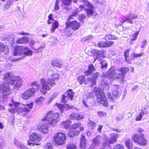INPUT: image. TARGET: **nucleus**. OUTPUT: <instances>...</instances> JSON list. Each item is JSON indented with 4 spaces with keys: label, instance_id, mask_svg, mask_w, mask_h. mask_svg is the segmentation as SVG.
<instances>
[{
    "label": "nucleus",
    "instance_id": "nucleus-1",
    "mask_svg": "<svg viewBox=\"0 0 149 149\" xmlns=\"http://www.w3.org/2000/svg\"><path fill=\"white\" fill-rule=\"evenodd\" d=\"M4 78L7 84L1 85L0 90L1 93L5 95L7 94V92L11 91L12 87L17 90L20 87L23 82L22 78L19 76L15 77L12 73L5 74Z\"/></svg>",
    "mask_w": 149,
    "mask_h": 149
},
{
    "label": "nucleus",
    "instance_id": "nucleus-2",
    "mask_svg": "<svg viewBox=\"0 0 149 149\" xmlns=\"http://www.w3.org/2000/svg\"><path fill=\"white\" fill-rule=\"evenodd\" d=\"M129 71L128 68H122L116 70L113 68H110L107 72H104L103 75L104 77L111 79H119L121 80V83H123L124 75Z\"/></svg>",
    "mask_w": 149,
    "mask_h": 149
},
{
    "label": "nucleus",
    "instance_id": "nucleus-3",
    "mask_svg": "<svg viewBox=\"0 0 149 149\" xmlns=\"http://www.w3.org/2000/svg\"><path fill=\"white\" fill-rule=\"evenodd\" d=\"M103 90L97 87H95L94 88V91L88 93L86 94V98L89 99L93 98L95 95L97 97V101L102 104L104 106H107V101L106 100L104 93Z\"/></svg>",
    "mask_w": 149,
    "mask_h": 149
},
{
    "label": "nucleus",
    "instance_id": "nucleus-4",
    "mask_svg": "<svg viewBox=\"0 0 149 149\" xmlns=\"http://www.w3.org/2000/svg\"><path fill=\"white\" fill-rule=\"evenodd\" d=\"M30 85L32 87L26 90L22 95V97L24 100H27L34 97L36 93V90L37 91L40 89V85L36 81L32 82Z\"/></svg>",
    "mask_w": 149,
    "mask_h": 149
},
{
    "label": "nucleus",
    "instance_id": "nucleus-5",
    "mask_svg": "<svg viewBox=\"0 0 149 149\" xmlns=\"http://www.w3.org/2000/svg\"><path fill=\"white\" fill-rule=\"evenodd\" d=\"M12 104L10 103L9 105L10 106L14 105V107L11 109H8V111L11 113H13L15 111H17L18 112H29L30 111V109H32L33 108V103H31L29 104H26V106L27 107H17L19 106V103L15 102L12 100Z\"/></svg>",
    "mask_w": 149,
    "mask_h": 149
},
{
    "label": "nucleus",
    "instance_id": "nucleus-6",
    "mask_svg": "<svg viewBox=\"0 0 149 149\" xmlns=\"http://www.w3.org/2000/svg\"><path fill=\"white\" fill-rule=\"evenodd\" d=\"M45 120L47 123L51 127H54L56 123L60 119L59 114L56 113H54L52 111L48 112L46 115Z\"/></svg>",
    "mask_w": 149,
    "mask_h": 149
},
{
    "label": "nucleus",
    "instance_id": "nucleus-7",
    "mask_svg": "<svg viewBox=\"0 0 149 149\" xmlns=\"http://www.w3.org/2000/svg\"><path fill=\"white\" fill-rule=\"evenodd\" d=\"M55 69L50 68L48 72V74L50 76L47 79V83L51 86H54L55 84V81L58 80L59 78V75L57 73L54 72Z\"/></svg>",
    "mask_w": 149,
    "mask_h": 149
},
{
    "label": "nucleus",
    "instance_id": "nucleus-8",
    "mask_svg": "<svg viewBox=\"0 0 149 149\" xmlns=\"http://www.w3.org/2000/svg\"><path fill=\"white\" fill-rule=\"evenodd\" d=\"M55 143L58 146L62 145L66 141V136L63 132H59L56 133L53 137Z\"/></svg>",
    "mask_w": 149,
    "mask_h": 149
},
{
    "label": "nucleus",
    "instance_id": "nucleus-9",
    "mask_svg": "<svg viewBox=\"0 0 149 149\" xmlns=\"http://www.w3.org/2000/svg\"><path fill=\"white\" fill-rule=\"evenodd\" d=\"M42 139V137L40 135L37 133L33 132L31 133L29 136V139L30 141L33 143H29V145L31 146V144H34L37 145H39L40 142Z\"/></svg>",
    "mask_w": 149,
    "mask_h": 149
},
{
    "label": "nucleus",
    "instance_id": "nucleus-10",
    "mask_svg": "<svg viewBox=\"0 0 149 149\" xmlns=\"http://www.w3.org/2000/svg\"><path fill=\"white\" fill-rule=\"evenodd\" d=\"M132 139L134 142L141 146H146L147 144V141L145 139L144 135L143 134H135L133 136Z\"/></svg>",
    "mask_w": 149,
    "mask_h": 149
},
{
    "label": "nucleus",
    "instance_id": "nucleus-11",
    "mask_svg": "<svg viewBox=\"0 0 149 149\" xmlns=\"http://www.w3.org/2000/svg\"><path fill=\"white\" fill-rule=\"evenodd\" d=\"M40 83L42 87L40 91L43 94H45L47 91H49L51 89V88L49 86L45 79L41 78L40 81Z\"/></svg>",
    "mask_w": 149,
    "mask_h": 149
},
{
    "label": "nucleus",
    "instance_id": "nucleus-12",
    "mask_svg": "<svg viewBox=\"0 0 149 149\" xmlns=\"http://www.w3.org/2000/svg\"><path fill=\"white\" fill-rule=\"evenodd\" d=\"M89 5H86L88 8L86 9L85 8L84 5H82L79 6V8L81 9V11L85 10L87 13V15L88 17H91L94 13V9L93 6L91 5L88 2Z\"/></svg>",
    "mask_w": 149,
    "mask_h": 149
},
{
    "label": "nucleus",
    "instance_id": "nucleus-13",
    "mask_svg": "<svg viewBox=\"0 0 149 149\" xmlns=\"http://www.w3.org/2000/svg\"><path fill=\"white\" fill-rule=\"evenodd\" d=\"M47 122L42 123L37 126L38 129L42 133L46 134L48 133L49 129L48 124Z\"/></svg>",
    "mask_w": 149,
    "mask_h": 149
},
{
    "label": "nucleus",
    "instance_id": "nucleus-14",
    "mask_svg": "<svg viewBox=\"0 0 149 149\" xmlns=\"http://www.w3.org/2000/svg\"><path fill=\"white\" fill-rule=\"evenodd\" d=\"M65 25L66 28L70 27L72 29L76 30L79 29L80 26V24L76 21H74L72 22L68 21L66 22Z\"/></svg>",
    "mask_w": 149,
    "mask_h": 149
},
{
    "label": "nucleus",
    "instance_id": "nucleus-15",
    "mask_svg": "<svg viewBox=\"0 0 149 149\" xmlns=\"http://www.w3.org/2000/svg\"><path fill=\"white\" fill-rule=\"evenodd\" d=\"M99 76V73L97 72H96L95 74H93L91 77L88 78L87 79V81H89L92 86L95 85L97 79Z\"/></svg>",
    "mask_w": 149,
    "mask_h": 149
},
{
    "label": "nucleus",
    "instance_id": "nucleus-16",
    "mask_svg": "<svg viewBox=\"0 0 149 149\" xmlns=\"http://www.w3.org/2000/svg\"><path fill=\"white\" fill-rule=\"evenodd\" d=\"M24 47L15 46L14 47L13 54L14 56L23 54Z\"/></svg>",
    "mask_w": 149,
    "mask_h": 149
},
{
    "label": "nucleus",
    "instance_id": "nucleus-17",
    "mask_svg": "<svg viewBox=\"0 0 149 149\" xmlns=\"http://www.w3.org/2000/svg\"><path fill=\"white\" fill-rule=\"evenodd\" d=\"M102 138L100 135H97L93 140V144L94 146H99L101 143Z\"/></svg>",
    "mask_w": 149,
    "mask_h": 149
},
{
    "label": "nucleus",
    "instance_id": "nucleus-18",
    "mask_svg": "<svg viewBox=\"0 0 149 149\" xmlns=\"http://www.w3.org/2000/svg\"><path fill=\"white\" fill-rule=\"evenodd\" d=\"M95 70V69L93 65L92 64H90L88 66V70L84 72L85 74L87 76H89Z\"/></svg>",
    "mask_w": 149,
    "mask_h": 149
},
{
    "label": "nucleus",
    "instance_id": "nucleus-19",
    "mask_svg": "<svg viewBox=\"0 0 149 149\" xmlns=\"http://www.w3.org/2000/svg\"><path fill=\"white\" fill-rule=\"evenodd\" d=\"M9 52L8 46L6 45H3L0 43V54L4 53L7 54Z\"/></svg>",
    "mask_w": 149,
    "mask_h": 149
},
{
    "label": "nucleus",
    "instance_id": "nucleus-20",
    "mask_svg": "<svg viewBox=\"0 0 149 149\" xmlns=\"http://www.w3.org/2000/svg\"><path fill=\"white\" fill-rule=\"evenodd\" d=\"M70 118L72 119H74L79 120L81 119H83L84 118V116L79 113H72L70 116Z\"/></svg>",
    "mask_w": 149,
    "mask_h": 149
},
{
    "label": "nucleus",
    "instance_id": "nucleus-21",
    "mask_svg": "<svg viewBox=\"0 0 149 149\" xmlns=\"http://www.w3.org/2000/svg\"><path fill=\"white\" fill-rule=\"evenodd\" d=\"M55 105L57 106L59 109L60 111L63 112L64 111L65 107H66L67 109H70L71 108V106L69 105L68 104H66L65 105H62L61 104H59L57 103H56Z\"/></svg>",
    "mask_w": 149,
    "mask_h": 149
},
{
    "label": "nucleus",
    "instance_id": "nucleus-22",
    "mask_svg": "<svg viewBox=\"0 0 149 149\" xmlns=\"http://www.w3.org/2000/svg\"><path fill=\"white\" fill-rule=\"evenodd\" d=\"M111 138L109 139V141L110 144H113L116 141L118 137L117 133H112L111 134Z\"/></svg>",
    "mask_w": 149,
    "mask_h": 149
},
{
    "label": "nucleus",
    "instance_id": "nucleus-23",
    "mask_svg": "<svg viewBox=\"0 0 149 149\" xmlns=\"http://www.w3.org/2000/svg\"><path fill=\"white\" fill-rule=\"evenodd\" d=\"M86 146V144L85 136L82 135L80 139V147L82 148H85Z\"/></svg>",
    "mask_w": 149,
    "mask_h": 149
},
{
    "label": "nucleus",
    "instance_id": "nucleus-24",
    "mask_svg": "<svg viewBox=\"0 0 149 149\" xmlns=\"http://www.w3.org/2000/svg\"><path fill=\"white\" fill-rule=\"evenodd\" d=\"M137 17V15L134 14H131L126 17L125 18V20H126V21L127 22H129L131 24H133V23L132 21V19L136 18Z\"/></svg>",
    "mask_w": 149,
    "mask_h": 149
},
{
    "label": "nucleus",
    "instance_id": "nucleus-25",
    "mask_svg": "<svg viewBox=\"0 0 149 149\" xmlns=\"http://www.w3.org/2000/svg\"><path fill=\"white\" fill-rule=\"evenodd\" d=\"M94 54L96 57V59L98 58L99 60L102 59L103 56V54L102 51L95 50L94 52Z\"/></svg>",
    "mask_w": 149,
    "mask_h": 149
},
{
    "label": "nucleus",
    "instance_id": "nucleus-26",
    "mask_svg": "<svg viewBox=\"0 0 149 149\" xmlns=\"http://www.w3.org/2000/svg\"><path fill=\"white\" fill-rule=\"evenodd\" d=\"M29 41V38L26 36L23 37L18 39L17 41V43H26Z\"/></svg>",
    "mask_w": 149,
    "mask_h": 149
},
{
    "label": "nucleus",
    "instance_id": "nucleus-27",
    "mask_svg": "<svg viewBox=\"0 0 149 149\" xmlns=\"http://www.w3.org/2000/svg\"><path fill=\"white\" fill-rule=\"evenodd\" d=\"M104 39L105 40H116L118 39V38L113 35L108 34L104 37Z\"/></svg>",
    "mask_w": 149,
    "mask_h": 149
},
{
    "label": "nucleus",
    "instance_id": "nucleus-28",
    "mask_svg": "<svg viewBox=\"0 0 149 149\" xmlns=\"http://www.w3.org/2000/svg\"><path fill=\"white\" fill-rule=\"evenodd\" d=\"M59 23L58 21L57 20H55L52 24V28L51 31L52 32H54L55 29L57 28L59 26Z\"/></svg>",
    "mask_w": 149,
    "mask_h": 149
},
{
    "label": "nucleus",
    "instance_id": "nucleus-29",
    "mask_svg": "<svg viewBox=\"0 0 149 149\" xmlns=\"http://www.w3.org/2000/svg\"><path fill=\"white\" fill-rule=\"evenodd\" d=\"M23 54L25 56H31L32 54V52L27 47H24Z\"/></svg>",
    "mask_w": 149,
    "mask_h": 149
},
{
    "label": "nucleus",
    "instance_id": "nucleus-30",
    "mask_svg": "<svg viewBox=\"0 0 149 149\" xmlns=\"http://www.w3.org/2000/svg\"><path fill=\"white\" fill-rule=\"evenodd\" d=\"M79 133V132L78 131L70 130L68 133V135L69 137H73L75 136H77Z\"/></svg>",
    "mask_w": 149,
    "mask_h": 149
},
{
    "label": "nucleus",
    "instance_id": "nucleus-31",
    "mask_svg": "<svg viewBox=\"0 0 149 149\" xmlns=\"http://www.w3.org/2000/svg\"><path fill=\"white\" fill-rule=\"evenodd\" d=\"M72 89H70L68 91L65 93V95H67L68 97V98L70 100H72L74 95V93L73 92Z\"/></svg>",
    "mask_w": 149,
    "mask_h": 149
},
{
    "label": "nucleus",
    "instance_id": "nucleus-32",
    "mask_svg": "<svg viewBox=\"0 0 149 149\" xmlns=\"http://www.w3.org/2000/svg\"><path fill=\"white\" fill-rule=\"evenodd\" d=\"M70 125V121L69 120H67L63 122L61 124L60 126L61 127L64 129H67Z\"/></svg>",
    "mask_w": 149,
    "mask_h": 149
},
{
    "label": "nucleus",
    "instance_id": "nucleus-33",
    "mask_svg": "<svg viewBox=\"0 0 149 149\" xmlns=\"http://www.w3.org/2000/svg\"><path fill=\"white\" fill-rule=\"evenodd\" d=\"M100 85L103 88H105L106 89H108L109 88L108 83L105 80H102L100 83Z\"/></svg>",
    "mask_w": 149,
    "mask_h": 149
},
{
    "label": "nucleus",
    "instance_id": "nucleus-34",
    "mask_svg": "<svg viewBox=\"0 0 149 149\" xmlns=\"http://www.w3.org/2000/svg\"><path fill=\"white\" fill-rule=\"evenodd\" d=\"M77 80L80 84H82L85 83L86 79L84 76L81 75L77 78Z\"/></svg>",
    "mask_w": 149,
    "mask_h": 149
},
{
    "label": "nucleus",
    "instance_id": "nucleus-35",
    "mask_svg": "<svg viewBox=\"0 0 149 149\" xmlns=\"http://www.w3.org/2000/svg\"><path fill=\"white\" fill-rule=\"evenodd\" d=\"M144 55V52H143L140 53L138 54L135 52H133L131 54V56L132 57L134 58H137L142 56Z\"/></svg>",
    "mask_w": 149,
    "mask_h": 149
},
{
    "label": "nucleus",
    "instance_id": "nucleus-36",
    "mask_svg": "<svg viewBox=\"0 0 149 149\" xmlns=\"http://www.w3.org/2000/svg\"><path fill=\"white\" fill-rule=\"evenodd\" d=\"M67 149H77V146L75 143L70 142L67 145Z\"/></svg>",
    "mask_w": 149,
    "mask_h": 149
},
{
    "label": "nucleus",
    "instance_id": "nucleus-37",
    "mask_svg": "<svg viewBox=\"0 0 149 149\" xmlns=\"http://www.w3.org/2000/svg\"><path fill=\"white\" fill-rule=\"evenodd\" d=\"M44 99L45 98L44 97L41 96L37 98L35 100V102L36 103L38 104H42L43 102Z\"/></svg>",
    "mask_w": 149,
    "mask_h": 149
},
{
    "label": "nucleus",
    "instance_id": "nucleus-38",
    "mask_svg": "<svg viewBox=\"0 0 149 149\" xmlns=\"http://www.w3.org/2000/svg\"><path fill=\"white\" fill-rule=\"evenodd\" d=\"M139 31H137L132 35V38L130 40V41L131 42L130 44L131 45H132V41H134L136 40L137 37L139 34Z\"/></svg>",
    "mask_w": 149,
    "mask_h": 149
},
{
    "label": "nucleus",
    "instance_id": "nucleus-39",
    "mask_svg": "<svg viewBox=\"0 0 149 149\" xmlns=\"http://www.w3.org/2000/svg\"><path fill=\"white\" fill-rule=\"evenodd\" d=\"M51 63L52 65L53 66H55L59 68H61V65L58 63L56 60H52L51 61Z\"/></svg>",
    "mask_w": 149,
    "mask_h": 149
},
{
    "label": "nucleus",
    "instance_id": "nucleus-40",
    "mask_svg": "<svg viewBox=\"0 0 149 149\" xmlns=\"http://www.w3.org/2000/svg\"><path fill=\"white\" fill-rule=\"evenodd\" d=\"M13 0H7V2L4 6L5 9H8L9 8L10 6L13 3Z\"/></svg>",
    "mask_w": 149,
    "mask_h": 149
},
{
    "label": "nucleus",
    "instance_id": "nucleus-41",
    "mask_svg": "<svg viewBox=\"0 0 149 149\" xmlns=\"http://www.w3.org/2000/svg\"><path fill=\"white\" fill-rule=\"evenodd\" d=\"M145 114L143 112L141 111V113L136 116L135 120L136 121H139L141 120Z\"/></svg>",
    "mask_w": 149,
    "mask_h": 149
},
{
    "label": "nucleus",
    "instance_id": "nucleus-42",
    "mask_svg": "<svg viewBox=\"0 0 149 149\" xmlns=\"http://www.w3.org/2000/svg\"><path fill=\"white\" fill-rule=\"evenodd\" d=\"M101 68L103 70L106 69L107 66V63L106 61L103 60L101 62Z\"/></svg>",
    "mask_w": 149,
    "mask_h": 149
},
{
    "label": "nucleus",
    "instance_id": "nucleus-43",
    "mask_svg": "<svg viewBox=\"0 0 149 149\" xmlns=\"http://www.w3.org/2000/svg\"><path fill=\"white\" fill-rule=\"evenodd\" d=\"M96 123L93 121L89 120L88 124V126L91 129H93V128L95 127Z\"/></svg>",
    "mask_w": 149,
    "mask_h": 149
},
{
    "label": "nucleus",
    "instance_id": "nucleus-44",
    "mask_svg": "<svg viewBox=\"0 0 149 149\" xmlns=\"http://www.w3.org/2000/svg\"><path fill=\"white\" fill-rule=\"evenodd\" d=\"M125 144L128 149H131L132 148V145L131 143L130 139H127L125 141Z\"/></svg>",
    "mask_w": 149,
    "mask_h": 149
},
{
    "label": "nucleus",
    "instance_id": "nucleus-45",
    "mask_svg": "<svg viewBox=\"0 0 149 149\" xmlns=\"http://www.w3.org/2000/svg\"><path fill=\"white\" fill-rule=\"evenodd\" d=\"M62 3L65 6L70 5L72 1V0H60Z\"/></svg>",
    "mask_w": 149,
    "mask_h": 149
},
{
    "label": "nucleus",
    "instance_id": "nucleus-46",
    "mask_svg": "<svg viewBox=\"0 0 149 149\" xmlns=\"http://www.w3.org/2000/svg\"><path fill=\"white\" fill-rule=\"evenodd\" d=\"M125 21H126L125 19H123L121 20H118L115 21L116 24L118 26H121Z\"/></svg>",
    "mask_w": 149,
    "mask_h": 149
},
{
    "label": "nucleus",
    "instance_id": "nucleus-47",
    "mask_svg": "<svg viewBox=\"0 0 149 149\" xmlns=\"http://www.w3.org/2000/svg\"><path fill=\"white\" fill-rule=\"evenodd\" d=\"M149 108V105H146L144 106L141 109V111L143 112L145 114H147L148 110Z\"/></svg>",
    "mask_w": 149,
    "mask_h": 149
},
{
    "label": "nucleus",
    "instance_id": "nucleus-48",
    "mask_svg": "<svg viewBox=\"0 0 149 149\" xmlns=\"http://www.w3.org/2000/svg\"><path fill=\"white\" fill-rule=\"evenodd\" d=\"M97 45L99 47H106V42L101 41L98 43Z\"/></svg>",
    "mask_w": 149,
    "mask_h": 149
},
{
    "label": "nucleus",
    "instance_id": "nucleus-49",
    "mask_svg": "<svg viewBox=\"0 0 149 149\" xmlns=\"http://www.w3.org/2000/svg\"><path fill=\"white\" fill-rule=\"evenodd\" d=\"M14 143L16 147L19 148L20 147L21 145H22V144L19 142L18 140L15 139L14 140Z\"/></svg>",
    "mask_w": 149,
    "mask_h": 149
},
{
    "label": "nucleus",
    "instance_id": "nucleus-50",
    "mask_svg": "<svg viewBox=\"0 0 149 149\" xmlns=\"http://www.w3.org/2000/svg\"><path fill=\"white\" fill-rule=\"evenodd\" d=\"M45 48V46L43 45L41 47L39 48L38 49H35V52L38 53V52H42L43 49Z\"/></svg>",
    "mask_w": 149,
    "mask_h": 149
},
{
    "label": "nucleus",
    "instance_id": "nucleus-51",
    "mask_svg": "<svg viewBox=\"0 0 149 149\" xmlns=\"http://www.w3.org/2000/svg\"><path fill=\"white\" fill-rule=\"evenodd\" d=\"M60 3V0H56V2L55 3V5L54 6V9L57 10L59 9V6L58 5Z\"/></svg>",
    "mask_w": 149,
    "mask_h": 149
},
{
    "label": "nucleus",
    "instance_id": "nucleus-52",
    "mask_svg": "<svg viewBox=\"0 0 149 149\" xmlns=\"http://www.w3.org/2000/svg\"><path fill=\"white\" fill-rule=\"evenodd\" d=\"M114 149H124V147L122 144H118L114 146Z\"/></svg>",
    "mask_w": 149,
    "mask_h": 149
},
{
    "label": "nucleus",
    "instance_id": "nucleus-53",
    "mask_svg": "<svg viewBox=\"0 0 149 149\" xmlns=\"http://www.w3.org/2000/svg\"><path fill=\"white\" fill-rule=\"evenodd\" d=\"M106 47H109L114 44V42L113 41L106 42Z\"/></svg>",
    "mask_w": 149,
    "mask_h": 149
},
{
    "label": "nucleus",
    "instance_id": "nucleus-54",
    "mask_svg": "<svg viewBox=\"0 0 149 149\" xmlns=\"http://www.w3.org/2000/svg\"><path fill=\"white\" fill-rule=\"evenodd\" d=\"M45 147L46 149H52L53 147L52 144L51 143H47L46 146H45Z\"/></svg>",
    "mask_w": 149,
    "mask_h": 149
},
{
    "label": "nucleus",
    "instance_id": "nucleus-55",
    "mask_svg": "<svg viewBox=\"0 0 149 149\" xmlns=\"http://www.w3.org/2000/svg\"><path fill=\"white\" fill-rule=\"evenodd\" d=\"M81 125V124L80 123H75L72 126V128L73 129H76L77 128L80 127Z\"/></svg>",
    "mask_w": 149,
    "mask_h": 149
},
{
    "label": "nucleus",
    "instance_id": "nucleus-56",
    "mask_svg": "<svg viewBox=\"0 0 149 149\" xmlns=\"http://www.w3.org/2000/svg\"><path fill=\"white\" fill-rule=\"evenodd\" d=\"M130 49H127L124 52L125 59L127 58L129 56V53Z\"/></svg>",
    "mask_w": 149,
    "mask_h": 149
},
{
    "label": "nucleus",
    "instance_id": "nucleus-57",
    "mask_svg": "<svg viewBox=\"0 0 149 149\" xmlns=\"http://www.w3.org/2000/svg\"><path fill=\"white\" fill-rule=\"evenodd\" d=\"M58 92H56L52 96L51 100H53L58 95Z\"/></svg>",
    "mask_w": 149,
    "mask_h": 149
},
{
    "label": "nucleus",
    "instance_id": "nucleus-58",
    "mask_svg": "<svg viewBox=\"0 0 149 149\" xmlns=\"http://www.w3.org/2000/svg\"><path fill=\"white\" fill-rule=\"evenodd\" d=\"M97 114L100 117H101L104 116L105 113L102 111H99L97 113Z\"/></svg>",
    "mask_w": 149,
    "mask_h": 149
},
{
    "label": "nucleus",
    "instance_id": "nucleus-59",
    "mask_svg": "<svg viewBox=\"0 0 149 149\" xmlns=\"http://www.w3.org/2000/svg\"><path fill=\"white\" fill-rule=\"evenodd\" d=\"M77 14V13L76 12H74L72 13L71 15L68 18V20H70L72 18L73 16H76Z\"/></svg>",
    "mask_w": 149,
    "mask_h": 149
},
{
    "label": "nucleus",
    "instance_id": "nucleus-60",
    "mask_svg": "<svg viewBox=\"0 0 149 149\" xmlns=\"http://www.w3.org/2000/svg\"><path fill=\"white\" fill-rule=\"evenodd\" d=\"M86 16L83 14H81L79 16V18L81 21H83L85 19Z\"/></svg>",
    "mask_w": 149,
    "mask_h": 149
},
{
    "label": "nucleus",
    "instance_id": "nucleus-61",
    "mask_svg": "<svg viewBox=\"0 0 149 149\" xmlns=\"http://www.w3.org/2000/svg\"><path fill=\"white\" fill-rule=\"evenodd\" d=\"M146 40H145L143 41V42L141 43V47L142 48H143L145 47V45H146Z\"/></svg>",
    "mask_w": 149,
    "mask_h": 149
},
{
    "label": "nucleus",
    "instance_id": "nucleus-62",
    "mask_svg": "<svg viewBox=\"0 0 149 149\" xmlns=\"http://www.w3.org/2000/svg\"><path fill=\"white\" fill-rule=\"evenodd\" d=\"M20 148L21 149H30L28 148L24 145L23 144L21 145Z\"/></svg>",
    "mask_w": 149,
    "mask_h": 149
},
{
    "label": "nucleus",
    "instance_id": "nucleus-63",
    "mask_svg": "<svg viewBox=\"0 0 149 149\" xmlns=\"http://www.w3.org/2000/svg\"><path fill=\"white\" fill-rule=\"evenodd\" d=\"M19 35H28L29 33H25L24 31H22L18 33Z\"/></svg>",
    "mask_w": 149,
    "mask_h": 149
},
{
    "label": "nucleus",
    "instance_id": "nucleus-64",
    "mask_svg": "<svg viewBox=\"0 0 149 149\" xmlns=\"http://www.w3.org/2000/svg\"><path fill=\"white\" fill-rule=\"evenodd\" d=\"M123 118L121 116H119L116 117V120L118 121H119L121 120Z\"/></svg>",
    "mask_w": 149,
    "mask_h": 149
}]
</instances>
